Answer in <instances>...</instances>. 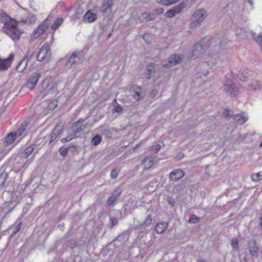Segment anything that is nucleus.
<instances>
[{
	"label": "nucleus",
	"mask_w": 262,
	"mask_h": 262,
	"mask_svg": "<svg viewBox=\"0 0 262 262\" xmlns=\"http://www.w3.org/2000/svg\"><path fill=\"white\" fill-rule=\"evenodd\" d=\"M0 22L4 24L3 30L7 35L10 37L13 40L19 39L22 31L19 29L17 26V22L11 18L9 16L5 13L0 14Z\"/></svg>",
	"instance_id": "1"
},
{
	"label": "nucleus",
	"mask_w": 262,
	"mask_h": 262,
	"mask_svg": "<svg viewBox=\"0 0 262 262\" xmlns=\"http://www.w3.org/2000/svg\"><path fill=\"white\" fill-rule=\"evenodd\" d=\"M206 11L203 9H200L195 11L192 16L189 27L194 28L200 25L207 17Z\"/></svg>",
	"instance_id": "2"
},
{
	"label": "nucleus",
	"mask_w": 262,
	"mask_h": 262,
	"mask_svg": "<svg viewBox=\"0 0 262 262\" xmlns=\"http://www.w3.org/2000/svg\"><path fill=\"white\" fill-rule=\"evenodd\" d=\"M206 49V40L203 39L199 43H196L194 46L190 58L191 59L198 58L204 53Z\"/></svg>",
	"instance_id": "3"
},
{
	"label": "nucleus",
	"mask_w": 262,
	"mask_h": 262,
	"mask_svg": "<svg viewBox=\"0 0 262 262\" xmlns=\"http://www.w3.org/2000/svg\"><path fill=\"white\" fill-rule=\"evenodd\" d=\"M115 0H103L100 7V12L107 15H110L113 13V6Z\"/></svg>",
	"instance_id": "4"
},
{
	"label": "nucleus",
	"mask_w": 262,
	"mask_h": 262,
	"mask_svg": "<svg viewBox=\"0 0 262 262\" xmlns=\"http://www.w3.org/2000/svg\"><path fill=\"white\" fill-rule=\"evenodd\" d=\"M41 76L40 73L39 71H36L32 73L29 76L27 86L30 89H33L37 84V83Z\"/></svg>",
	"instance_id": "5"
},
{
	"label": "nucleus",
	"mask_w": 262,
	"mask_h": 262,
	"mask_svg": "<svg viewBox=\"0 0 262 262\" xmlns=\"http://www.w3.org/2000/svg\"><path fill=\"white\" fill-rule=\"evenodd\" d=\"M50 46L47 43H45L40 49L37 56V60L38 61H43L46 57L50 56L49 52Z\"/></svg>",
	"instance_id": "6"
},
{
	"label": "nucleus",
	"mask_w": 262,
	"mask_h": 262,
	"mask_svg": "<svg viewBox=\"0 0 262 262\" xmlns=\"http://www.w3.org/2000/svg\"><path fill=\"white\" fill-rule=\"evenodd\" d=\"M185 174V172L181 169L173 170L169 174V181H178L183 178Z\"/></svg>",
	"instance_id": "7"
},
{
	"label": "nucleus",
	"mask_w": 262,
	"mask_h": 262,
	"mask_svg": "<svg viewBox=\"0 0 262 262\" xmlns=\"http://www.w3.org/2000/svg\"><path fill=\"white\" fill-rule=\"evenodd\" d=\"M14 58V54H10L9 56L7 58L2 59L0 58V70H6L11 65L12 61Z\"/></svg>",
	"instance_id": "8"
},
{
	"label": "nucleus",
	"mask_w": 262,
	"mask_h": 262,
	"mask_svg": "<svg viewBox=\"0 0 262 262\" xmlns=\"http://www.w3.org/2000/svg\"><path fill=\"white\" fill-rule=\"evenodd\" d=\"M224 89L226 92L230 93L232 96H235L237 91L235 84L230 80H227L224 84Z\"/></svg>",
	"instance_id": "9"
},
{
	"label": "nucleus",
	"mask_w": 262,
	"mask_h": 262,
	"mask_svg": "<svg viewBox=\"0 0 262 262\" xmlns=\"http://www.w3.org/2000/svg\"><path fill=\"white\" fill-rule=\"evenodd\" d=\"M248 249L251 255L256 257L258 256L259 247L255 241H252L249 243Z\"/></svg>",
	"instance_id": "10"
},
{
	"label": "nucleus",
	"mask_w": 262,
	"mask_h": 262,
	"mask_svg": "<svg viewBox=\"0 0 262 262\" xmlns=\"http://www.w3.org/2000/svg\"><path fill=\"white\" fill-rule=\"evenodd\" d=\"M97 19V15L92 12L91 10L88 11L83 15L82 20L84 22L92 23Z\"/></svg>",
	"instance_id": "11"
},
{
	"label": "nucleus",
	"mask_w": 262,
	"mask_h": 262,
	"mask_svg": "<svg viewBox=\"0 0 262 262\" xmlns=\"http://www.w3.org/2000/svg\"><path fill=\"white\" fill-rule=\"evenodd\" d=\"M183 56L181 54H173L168 58V63L169 66H174L177 64L182 62Z\"/></svg>",
	"instance_id": "12"
},
{
	"label": "nucleus",
	"mask_w": 262,
	"mask_h": 262,
	"mask_svg": "<svg viewBox=\"0 0 262 262\" xmlns=\"http://www.w3.org/2000/svg\"><path fill=\"white\" fill-rule=\"evenodd\" d=\"M168 224L166 222H160L155 227V231L158 234L163 233L167 228Z\"/></svg>",
	"instance_id": "13"
},
{
	"label": "nucleus",
	"mask_w": 262,
	"mask_h": 262,
	"mask_svg": "<svg viewBox=\"0 0 262 262\" xmlns=\"http://www.w3.org/2000/svg\"><path fill=\"white\" fill-rule=\"evenodd\" d=\"M204 61L209 68H212L215 63V59L213 56L209 54H205L203 56Z\"/></svg>",
	"instance_id": "14"
},
{
	"label": "nucleus",
	"mask_w": 262,
	"mask_h": 262,
	"mask_svg": "<svg viewBox=\"0 0 262 262\" xmlns=\"http://www.w3.org/2000/svg\"><path fill=\"white\" fill-rule=\"evenodd\" d=\"M61 131V129L59 126L56 125L53 129L52 132L49 136L50 143L54 141L57 137L59 135Z\"/></svg>",
	"instance_id": "15"
},
{
	"label": "nucleus",
	"mask_w": 262,
	"mask_h": 262,
	"mask_svg": "<svg viewBox=\"0 0 262 262\" xmlns=\"http://www.w3.org/2000/svg\"><path fill=\"white\" fill-rule=\"evenodd\" d=\"M152 222V218L150 215H148L144 222L138 225L137 228L140 230H145L146 228L149 227Z\"/></svg>",
	"instance_id": "16"
},
{
	"label": "nucleus",
	"mask_w": 262,
	"mask_h": 262,
	"mask_svg": "<svg viewBox=\"0 0 262 262\" xmlns=\"http://www.w3.org/2000/svg\"><path fill=\"white\" fill-rule=\"evenodd\" d=\"M17 138V137L16 136H15L14 133H11L9 134L5 138L4 141V144L5 146H8L12 144Z\"/></svg>",
	"instance_id": "17"
},
{
	"label": "nucleus",
	"mask_w": 262,
	"mask_h": 262,
	"mask_svg": "<svg viewBox=\"0 0 262 262\" xmlns=\"http://www.w3.org/2000/svg\"><path fill=\"white\" fill-rule=\"evenodd\" d=\"M134 98L136 101H139L144 97V95L142 93V89L141 87L137 86L134 88Z\"/></svg>",
	"instance_id": "18"
},
{
	"label": "nucleus",
	"mask_w": 262,
	"mask_h": 262,
	"mask_svg": "<svg viewBox=\"0 0 262 262\" xmlns=\"http://www.w3.org/2000/svg\"><path fill=\"white\" fill-rule=\"evenodd\" d=\"M155 72V68L153 63H150L146 68V78L150 79Z\"/></svg>",
	"instance_id": "19"
},
{
	"label": "nucleus",
	"mask_w": 262,
	"mask_h": 262,
	"mask_svg": "<svg viewBox=\"0 0 262 262\" xmlns=\"http://www.w3.org/2000/svg\"><path fill=\"white\" fill-rule=\"evenodd\" d=\"M234 120L239 124H243L248 120V117L244 113L235 115L234 116Z\"/></svg>",
	"instance_id": "20"
},
{
	"label": "nucleus",
	"mask_w": 262,
	"mask_h": 262,
	"mask_svg": "<svg viewBox=\"0 0 262 262\" xmlns=\"http://www.w3.org/2000/svg\"><path fill=\"white\" fill-rule=\"evenodd\" d=\"M80 52H74V53H73L69 58L68 63L70 64L71 65L75 63L80 59Z\"/></svg>",
	"instance_id": "21"
},
{
	"label": "nucleus",
	"mask_w": 262,
	"mask_h": 262,
	"mask_svg": "<svg viewBox=\"0 0 262 262\" xmlns=\"http://www.w3.org/2000/svg\"><path fill=\"white\" fill-rule=\"evenodd\" d=\"M35 147V145H31L30 146L27 147L22 152L21 156V157L23 158H28L30 155H31V154L33 153Z\"/></svg>",
	"instance_id": "22"
},
{
	"label": "nucleus",
	"mask_w": 262,
	"mask_h": 262,
	"mask_svg": "<svg viewBox=\"0 0 262 262\" xmlns=\"http://www.w3.org/2000/svg\"><path fill=\"white\" fill-rule=\"evenodd\" d=\"M51 18L52 16L51 15H49L43 23L38 27L39 30L42 31L43 33L45 32L49 26V21Z\"/></svg>",
	"instance_id": "23"
},
{
	"label": "nucleus",
	"mask_w": 262,
	"mask_h": 262,
	"mask_svg": "<svg viewBox=\"0 0 262 262\" xmlns=\"http://www.w3.org/2000/svg\"><path fill=\"white\" fill-rule=\"evenodd\" d=\"M28 62L26 59H22L16 66V70L18 72H23L26 68Z\"/></svg>",
	"instance_id": "24"
},
{
	"label": "nucleus",
	"mask_w": 262,
	"mask_h": 262,
	"mask_svg": "<svg viewBox=\"0 0 262 262\" xmlns=\"http://www.w3.org/2000/svg\"><path fill=\"white\" fill-rule=\"evenodd\" d=\"M121 192L120 191H115L114 192L111 196L108 199L107 201V204L108 205H111L117 199V198L121 194Z\"/></svg>",
	"instance_id": "25"
},
{
	"label": "nucleus",
	"mask_w": 262,
	"mask_h": 262,
	"mask_svg": "<svg viewBox=\"0 0 262 262\" xmlns=\"http://www.w3.org/2000/svg\"><path fill=\"white\" fill-rule=\"evenodd\" d=\"M143 21H149L152 20L156 18V14L152 13L144 12L142 14Z\"/></svg>",
	"instance_id": "26"
},
{
	"label": "nucleus",
	"mask_w": 262,
	"mask_h": 262,
	"mask_svg": "<svg viewBox=\"0 0 262 262\" xmlns=\"http://www.w3.org/2000/svg\"><path fill=\"white\" fill-rule=\"evenodd\" d=\"M81 131V129L78 128L76 130H75L73 134L68 136L66 138H63L61 140V141L62 143H65L66 142H69L72 139H74L76 136L77 134L79 133Z\"/></svg>",
	"instance_id": "27"
},
{
	"label": "nucleus",
	"mask_w": 262,
	"mask_h": 262,
	"mask_svg": "<svg viewBox=\"0 0 262 262\" xmlns=\"http://www.w3.org/2000/svg\"><path fill=\"white\" fill-rule=\"evenodd\" d=\"M142 164L145 168L149 169L154 164L153 159L151 157H147L143 160Z\"/></svg>",
	"instance_id": "28"
},
{
	"label": "nucleus",
	"mask_w": 262,
	"mask_h": 262,
	"mask_svg": "<svg viewBox=\"0 0 262 262\" xmlns=\"http://www.w3.org/2000/svg\"><path fill=\"white\" fill-rule=\"evenodd\" d=\"M180 0H156L157 3L162 4L166 6H169L174 4Z\"/></svg>",
	"instance_id": "29"
},
{
	"label": "nucleus",
	"mask_w": 262,
	"mask_h": 262,
	"mask_svg": "<svg viewBox=\"0 0 262 262\" xmlns=\"http://www.w3.org/2000/svg\"><path fill=\"white\" fill-rule=\"evenodd\" d=\"M252 36L256 42L262 46V32H260L258 34H256V33L252 32Z\"/></svg>",
	"instance_id": "30"
},
{
	"label": "nucleus",
	"mask_w": 262,
	"mask_h": 262,
	"mask_svg": "<svg viewBox=\"0 0 262 262\" xmlns=\"http://www.w3.org/2000/svg\"><path fill=\"white\" fill-rule=\"evenodd\" d=\"M178 10L176 7H173L171 9L168 10L165 13V15L167 17L171 18L175 16L176 14H179Z\"/></svg>",
	"instance_id": "31"
},
{
	"label": "nucleus",
	"mask_w": 262,
	"mask_h": 262,
	"mask_svg": "<svg viewBox=\"0 0 262 262\" xmlns=\"http://www.w3.org/2000/svg\"><path fill=\"white\" fill-rule=\"evenodd\" d=\"M102 141V137L99 135H95L91 140V144L93 145L97 146Z\"/></svg>",
	"instance_id": "32"
},
{
	"label": "nucleus",
	"mask_w": 262,
	"mask_h": 262,
	"mask_svg": "<svg viewBox=\"0 0 262 262\" xmlns=\"http://www.w3.org/2000/svg\"><path fill=\"white\" fill-rule=\"evenodd\" d=\"M249 86L252 89L256 90L260 89V84L259 83L258 81L256 80H253L249 82Z\"/></svg>",
	"instance_id": "33"
},
{
	"label": "nucleus",
	"mask_w": 262,
	"mask_h": 262,
	"mask_svg": "<svg viewBox=\"0 0 262 262\" xmlns=\"http://www.w3.org/2000/svg\"><path fill=\"white\" fill-rule=\"evenodd\" d=\"M36 20V16L34 15H29L27 16V18L26 19H22L20 20V22H22L23 23H32L33 22H35Z\"/></svg>",
	"instance_id": "34"
},
{
	"label": "nucleus",
	"mask_w": 262,
	"mask_h": 262,
	"mask_svg": "<svg viewBox=\"0 0 262 262\" xmlns=\"http://www.w3.org/2000/svg\"><path fill=\"white\" fill-rule=\"evenodd\" d=\"M231 246L233 251H237L239 249L238 239L234 237L231 241Z\"/></svg>",
	"instance_id": "35"
},
{
	"label": "nucleus",
	"mask_w": 262,
	"mask_h": 262,
	"mask_svg": "<svg viewBox=\"0 0 262 262\" xmlns=\"http://www.w3.org/2000/svg\"><path fill=\"white\" fill-rule=\"evenodd\" d=\"M63 21V18L61 17L56 19L54 24L52 25V30L54 31L56 30V29L62 24Z\"/></svg>",
	"instance_id": "36"
},
{
	"label": "nucleus",
	"mask_w": 262,
	"mask_h": 262,
	"mask_svg": "<svg viewBox=\"0 0 262 262\" xmlns=\"http://www.w3.org/2000/svg\"><path fill=\"white\" fill-rule=\"evenodd\" d=\"M34 53L35 50L33 48L29 49L25 57L24 58V59H26V61L28 62L31 59Z\"/></svg>",
	"instance_id": "37"
},
{
	"label": "nucleus",
	"mask_w": 262,
	"mask_h": 262,
	"mask_svg": "<svg viewBox=\"0 0 262 262\" xmlns=\"http://www.w3.org/2000/svg\"><path fill=\"white\" fill-rule=\"evenodd\" d=\"M113 103H115V104L114 105V112L118 113H122L123 111V108L120 105H119L117 103L116 99H114V100L113 101Z\"/></svg>",
	"instance_id": "38"
},
{
	"label": "nucleus",
	"mask_w": 262,
	"mask_h": 262,
	"mask_svg": "<svg viewBox=\"0 0 262 262\" xmlns=\"http://www.w3.org/2000/svg\"><path fill=\"white\" fill-rule=\"evenodd\" d=\"M118 223V220L117 217L110 216L109 227L113 228L115 226L117 225Z\"/></svg>",
	"instance_id": "39"
},
{
	"label": "nucleus",
	"mask_w": 262,
	"mask_h": 262,
	"mask_svg": "<svg viewBox=\"0 0 262 262\" xmlns=\"http://www.w3.org/2000/svg\"><path fill=\"white\" fill-rule=\"evenodd\" d=\"M69 149L70 147H61L59 150L60 155L63 157H66L68 155Z\"/></svg>",
	"instance_id": "40"
},
{
	"label": "nucleus",
	"mask_w": 262,
	"mask_h": 262,
	"mask_svg": "<svg viewBox=\"0 0 262 262\" xmlns=\"http://www.w3.org/2000/svg\"><path fill=\"white\" fill-rule=\"evenodd\" d=\"M187 3L186 2H183L181 3L179 5L176 6V8L178 12L180 13L183 9L187 7Z\"/></svg>",
	"instance_id": "41"
},
{
	"label": "nucleus",
	"mask_w": 262,
	"mask_h": 262,
	"mask_svg": "<svg viewBox=\"0 0 262 262\" xmlns=\"http://www.w3.org/2000/svg\"><path fill=\"white\" fill-rule=\"evenodd\" d=\"M25 130V126L22 125L20 127H19V128L18 130H17L16 132H14V134H15V136H16L18 138L21 136L23 133H24Z\"/></svg>",
	"instance_id": "42"
},
{
	"label": "nucleus",
	"mask_w": 262,
	"mask_h": 262,
	"mask_svg": "<svg viewBox=\"0 0 262 262\" xmlns=\"http://www.w3.org/2000/svg\"><path fill=\"white\" fill-rule=\"evenodd\" d=\"M260 176H261L260 175V173L258 172L256 173L252 174L251 178L253 181L257 182H258L260 180Z\"/></svg>",
	"instance_id": "43"
},
{
	"label": "nucleus",
	"mask_w": 262,
	"mask_h": 262,
	"mask_svg": "<svg viewBox=\"0 0 262 262\" xmlns=\"http://www.w3.org/2000/svg\"><path fill=\"white\" fill-rule=\"evenodd\" d=\"M160 148L161 145L160 144H157L149 147L150 150L151 151L155 152V153L158 152L160 150Z\"/></svg>",
	"instance_id": "44"
},
{
	"label": "nucleus",
	"mask_w": 262,
	"mask_h": 262,
	"mask_svg": "<svg viewBox=\"0 0 262 262\" xmlns=\"http://www.w3.org/2000/svg\"><path fill=\"white\" fill-rule=\"evenodd\" d=\"M119 173V171L116 169H113L112 170L110 174V177L111 179H116Z\"/></svg>",
	"instance_id": "45"
},
{
	"label": "nucleus",
	"mask_w": 262,
	"mask_h": 262,
	"mask_svg": "<svg viewBox=\"0 0 262 262\" xmlns=\"http://www.w3.org/2000/svg\"><path fill=\"white\" fill-rule=\"evenodd\" d=\"M167 202L171 207H173L174 206L176 202H175L174 199H173L171 196H167Z\"/></svg>",
	"instance_id": "46"
},
{
	"label": "nucleus",
	"mask_w": 262,
	"mask_h": 262,
	"mask_svg": "<svg viewBox=\"0 0 262 262\" xmlns=\"http://www.w3.org/2000/svg\"><path fill=\"white\" fill-rule=\"evenodd\" d=\"M42 33H43V32L40 30H39V28H37V29H36L34 31V33H33L34 37L35 38H37L39 36H40Z\"/></svg>",
	"instance_id": "47"
},
{
	"label": "nucleus",
	"mask_w": 262,
	"mask_h": 262,
	"mask_svg": "<svg viewBox=\"0 0 262 262\" xmlns=\"http://www.w3.org/2000/svg\"><path fill=\"white\" fill-rule=\"evenodd\" d=\"M21 223H19L15 227L14 230L11 233V236H13L16 234V233L20 230L21 228Z\"/></svg>",
	"instance_id": "48"
},
{
	"label": "nucleus",
	"mask_w": 262,
	"mask_h": 262,
	"mask_svg": "<svg viewBox=\"0 0 262 262\" xmlns=\"http://www.w3.org/2000/svg\"><path fill=\"white\" fill-rule=\"evenodd\" d=\"M200 221V218L197 216H192L188 220L190 223H196Z\"/></svg>",
	"instance_id": "49"
},
{
	"label": "nucleus",
	"mask_w": 262,
	"mask_h": 262,
	"mask_svg": "<svg viewBox=\"0 0 262 262\" xmlns=\"http://www.w3.org/2000/svg\"><path fill=\"white\" fill-rule=\"evenodd\" d=\"M6 175L4 174H0V186L2 187L5 183L6 181Z\"/></svg>",
	"instance_id": "50"
},
{
	"label": "nucleus",
	"mask_w": 262,
	"mask_h": 262,
	"mask_svg": "<svg viewBox=\"0 0 262 262\" xmlns=\"http://www.w3.org/2000/svg\"><path fill=\"white\" fill-rule=\"evenodd\" d=\"M125 235L124 234H120L118 237L116 238L115 241H118L119 242H121L124 238H125Z\"/></svg>",
	"instance_id": "51"
},
{
	"label": "nucleus",
	"mask_w": 262,
	"mask_h": 262,
	"mask_svg": "<svg viewBox=\"0 0 262 262\" xmlns=\"http://www.w3.org/2000/svg\"><path fill=\"white\" fill-rule=\"evenodd\" d=\"M157 94H158L157 91L156 90H152L150 93V95L151 97L154 98V97H156L157 95Z\"/></svg>",
	"instance_id": "52"
},
{
	"label": "nucleus",
	"mask_w": 262,
	"mask_h": 262,
	"mask_svg": "<svg viewBox=\"0 0 262 262\" xmlns=\"http://www.w3.org/2000/svg\"><path fill=\"white\" fill-rule=\"evenodd\" d=\"M229 111L227 110H225V111L224 112L223 114V115L224 117L227 118H228V116H229Z\"/></svg>",
	"instance_id": "53"
},
{
	"label": "nucleus",
	"mask_w": 262,
	"mask_h": 262,
	"mask_svg": "<svg viewBox=\"0 0 262 262\" xmlns=\"http://www.w3.org/2000/svg\"><path fill=\"white\" fill-rule=\"evenodd\" d=\"M141 144H142V143H141V142H140V143H138V144H136V146L134 147V149H138L139 147H140V146H141Z\"/></svg>",
	"instance_id": "54"
},
{
	"label": "nucleus",
	"mask_w": 262,
	"mask_h": 262,
	"mask_svg": "<svg viewBox=\"0 0 262 262\" xmlns=\"http://www.w3.org/2000/svg\"><path fill=\"white\" fill-rule=\"evenodd\" d=\"M248 2L250 5L251 9H253V4L252 3V0H248Z\"/></svg>",
	"instance_id": "55"
},
{
	"label": "nucleus",
	"mask_w": 262,
	"mask_h": 262,
	"mask_svg": "<svg viewBox=\"0 0 262 262\" xmlns=\"http://www.w3.org/2000/svg\"><path fill=\"white\" fill-rule=\"evenodd\" d=\"M196 262H206V261L205 259L199 258L197 260Z\"/></svg>",
	"instance_id": "56"
},
{
	"label": "nucleus",
	"mask_w": 262,
	"mask_h": 262,
	"mask_svg": "<svg viewBox=\"0 0 262 262\" xmlns=\"http://www.w3.org/2000/svg\"><path fill=\"white\" fill-rule=\"evenodd\" d=\"M239 78L241 80H246V77L244 76L243 77H242V74L239 75Z\"/></svg>",
	"instance_id": "57"
},
{
	"label": "nucleus",
	"mask_w": 262,
	"mask_h": 262,
	"mask_svg": "<svg viewBox=\"0 0 262 262\" xmlns=\"http://www.w3.org/2000/svg\"><path fill=\"white\" fill-rule=\"evenodd\" d=\"M259 225L262 228V216L259 218Z\"/></svg>",
	"instance_id": "58"
},
{
	"label": "nucleus",
	"mask_w": 262,
	"mask_h": 262,
	"mask_svg": "<svg viewBox=\"0 0 262 262\" xmlns=\"http://www.w3.org/2000/svg\"><path fill=\"white\" fill-rule=\"evenodd\" d=\"M35 155H36V153H35V152L33 154V156L32 160H33V159H34V157H35Z\"/></svg>",
	"instance_id": "59"
},
{
	"label": "nucleus",
	"mask_w": 262,
	"mask_h": 262,
	"mask_svg": "<svg viewBox=\"0 0 262 262\" xmlns=\"http://www.w3.org/2000/svg\"><path fill=\"white\" fill-rule=\"evenodd\" d=\"M259 146H260V147H261V146H262V142L260 143V144H259Z\"/></svg>",
	"instance_id": "60"
},
{
	"label": "nucleus",
	"mask_w": 262,
	"mask_h": 262,
	"mask_svg": "<svg viewBox=\"0 0 262 262\" xmlns=\"http://www.w3.org/2000/svg\"><path fill=\"white\" fill-rule=\"evenodd\" d=\"M42 95V96H41V98L44 97V96H45V95H44V94H42V95Z\"/></svg>",
	"instance_id": "61"
},
{
	"label": "nucleus",
	"mask_w": 262,
	"mask_h": 262,
	"mask_svg": "<svg viewBox=\"0 0 262 262\" xmlns=\"http://www.w3.org/2000/svg\"><path fill=\"white\" fill-rule=\"evenodd\" d=\"M43 93V92H41L40 94V95H39V97H40V95H42V93Z\"/></svg>",
	"instance_id": "62"
},
{
	"label": "nucleus",
	"mask_w": 262,
	"mask_h": 262,
	"mask_svg": "<svg viewBox=\"0 0 262 262\" xmlns=\"http://www.w3.org/2000/svg\"><path fill=\"white\" fill-rule=\"evenodd\" d=\"M145 35H144V36H143V38H144V39H145Z\"/></svg>",
	"instance_id": "63"
},
{
	"label": "nucleus",
	"mask_w": 262,
	"mask_h": 262,
	"mask_svg": "<svg viewBox=\"0 0 262 262\" xmlns=\"http://www.w3.org/2000/svg\"><path fill=\"white\" fill-rule=\"evenodd\" d=\"M12 210V209H11L10 210V211H9L10 212V211H11Z\"/></svg>",
	"instance_id": "64"
}]
</instances>
